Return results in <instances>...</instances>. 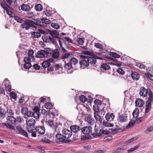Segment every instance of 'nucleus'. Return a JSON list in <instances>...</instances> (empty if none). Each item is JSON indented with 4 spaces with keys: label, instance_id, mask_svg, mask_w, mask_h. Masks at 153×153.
I'll return each instance as SVG.
<instances>
[{
    "label": "nucleus",
    "instance_id": "nucleus-40",
    "mask_svg": "<svg viewBox=\"0 0 153 153\" xmlns=\"http://www.w3.org/2000/svg\"><path fill=\"white\" fill-rule=\"evenodd\" d=\"M70 62L71 64L75 65L78 62V61L75 57H73L70 60Z\"/></svg>",
    "mask_w": 153,
    "mask_h": 153
},
{
    "label": "nucleus",
    "instance_id": "nucleus-46",
    "mask_svg": "<svg viewBox=\"0 0 153 153\" xmlns=\"http://www.w3.org/2000/svg\"><path fill=\"white\" fill-rule=\"evenodd\" d=\"M101 67L103 69L105 70H108L110 68V66L106 63L102 64L101 65Z\"/></svg>",
    "mask_w": 153,
    "mask_h": 153
},
{
    "label": "nucleus",
    "instance_id": "nucleus-16",
    "mask_svg": "<svg viewBox=\"0 0 153 153\" xmlns=\"http://www.w3.org/2000/svg\"><path fill=\"white\" fill-rule=\"evenodd\" d=\"M37 131L39 134L43 135L45 133V128L44 126H36Z\"/></svg>",
    "mask_w": 153,
    "mask_h": 153
},
{
    "label": "nucleus",
    "instance_id": "nucleus-7",
    "mask_svg": "<svg viewBox=\"0 0 153 153\" xmlns=\"http://www.w3.org/2000/svg\"><path fill=\"white\" fill-rule=\"evenodd\" d=\"M27 128L28 131L31 133V135L33 137H35L36 136V134L37 131L36 127L35 128L33 126L27 127Z\"/></svg>",
    "mask_w": 153,
    "mask_h": 153
},
{
    "label": "nucleus",
    "instance_id": "nucleus-6",
    "mask_svg": "<svg viewBox=\"0 0 153 153\" xmlns=\"http://www.w3.org/2000/svg\"><path fill=\"white\" fill-rule=\"evenodd\" d=\"M62 134L63 137L66 138L70 137L72 135L71 131L66 128H64L62 130Z\"/></svg>",
    "mask_w": 153,
    "mask_h": 153
},
{
    "label": "nucleus",
    "instance_id": "nucleus-9",
    "mask_svg": "<svg viewBox=\"0 0 153 153\" xmlns=\"http://www.w3.org/2000/svg\"><path fill=\"white\" fill-rule=\"evenodd\" d=\"M148 93V90L144 87H142L140 90L139 94L141 96L146 97L147 96Z\"/></svg>",
    "mask_w": 153,
    "mask_h": 153
},
{
    "label": "nucleus",
    "instance_id": "nucleus-12",
    "mask_svg": "<svg viewBox=\"0 0 153 153\" xmlns=\"http://www.w3.org/2000/svg\"><path fill=\"white\" fill-rule=\"evenodd\" d=\"M64 68L67 70L68 73H71L73 72V68L72 67V65L70 63H66L64 66Z\"/></svg>",
    "mask_w": 153,
    "mask_h": 153
},
{
    "label": "nucleus",
    "instance_id": "nucleus-61",
    "mask_svg": "<svg viewBox=\"0 0 153 153\" xmlns=\"http://www.w3.org/2000/svg\"><path fill=\"white\" fill-rule=\"evenodd\" d=\"M33 67L36 70H39L40 69V66L37 64H36L33 66Z\"/></svg>",
    "mask_w": 153,
    "mask_h": 153
},
{
    "label": "nucleus",
    "instance_id": "nucleus-43",
    "mask_svg": "<svg viewBox=\"0 0 153 153\" xmlns=\"http://www.w3.org/2000/svg\"><path fill=\"white\" fill-rule=\"evenodd\" d=\"M32 66L31 64L29 62H26L24 65V67L25 69H28Z\"/></svg>",
    "mask_w": 153,
    "mask_h": 153
},
{
    "label": "nucleus",
    "instance_id": "nucleus-22",
    "mask_svg": "<svg viewBox=\"0 0 153 153\" xmlns=\"http://www.w3.org/2000/svg\"><path fill=\"white\" fill-rule=\"evenodd\" d=\"M131 76L134 80L137 81L140 78V74L138 72H133L131 74Z\"/></svg>",
    "mask_w": 153,
    "mask_h": 153
},
{
    "label": "nucleus",
    "instance_id": "nucleus-34",
    "mask_svg": "<svg viewBox=\"0 0 153 153\" xmlns=\"http://www.w3.org/2000/svg\"><path fill=\"white\" fill-rule=\"evenodd\" d=\"M45 123L48 126L51 127H53L54 126V125L53 124V122L51 120H48L47 121H46Z\"/></svg>",
    "mask_w": 153,
    "mask_h": 153
},
{
    "label": "nucleus",
    "instance_id": "nucleus-49",
    "mask_svg": "<svg viewBox=\"0 0 153 153\" xmlns=\"http://www.w3.org/2000/svg\"><path fill=\"white\" fill-rule=\"evenodd\" d=\"M8 114V116L13 115L14 114V112H13L12 110L11 109H7V111L6 112Z\"/></svg>",
    "mask_w": 153,
    "mask_h": 153
},
{
    "label": "nucleus",
    "instance_id": "nucleus-33",
    "mask_svg": "<svg viewBox=\"0 0 153 153\" xmlns=\"http://www.w3.org/2000/svg\"><path fill=\"white\" fill-rule=\"evenodd\" d=\"M35 9L36 11H40L42 10L43 7L41 4H38L35 5Z\"/></svg>",
    "mask_w": 153,
    "mask_h": 153
},
{
    "label": "nucleus",
    "instance_id": "nucleus-63",
    "mask_svg": "<svg viewBox=\"0 0 153 153\" xmlns=\"http://www.w3.org/2000/svg\"><path fill=\"white\" fill-rule=\"evenodd\" d=\"M94 46L96 48H100V49H101L102 48V45L99 43H95Z\"/></svg>",
    "mask_w": 153,
    "mask_h": 153
},
{
    "label": "nucleus",
    "instance_id": "nucleus-29",
    "mask_svg": "<svg viewBox=\"0 0 153 153\" xmlns=\"http://www.w3.org/2000/svg\"><path fill=\"white\" fill-rule=\"evenodd\" d=\"M21 7V9L25 11H28L30 9L29 6L26 4H24L22 5Z\"/></svg>",
    "mask_w": 153,
    "mask_h": 153
},
{
    "label": "nucleus",
    "instance_id": "nucleus-38",
    "mask_svg": "<svg viewBox=\"0 0 153 153\" xmlns=\"http://www.w3.org/2000/svg\"><path fill=\"white\" fill-rule=\"evenodd\" d=\"M45 108L47 109H50L52 108L53 105L51 103L47 102L45 104Z\"/></svg>",
    "mask_w": 153,
    "mask_h": 153
},
{
    "label": "nucleus",
    "instance_id": "nucleus-11",
    "mask_svg": "<svg viewBox=\"0 0 153 153\" xmlns=\"http://www.w3.org/2000/svg\"><path fill=\"white\" fill-rule=\"evenodd\" d=\"M33 117L34 118L39 117L40 114L39 108L38 107H34L33 109Z\"/></svg>",
    "mask_w": 153,
    "mask_h": 153
},
{
    "label": "nucleus",
    "instance_id": "nucleus-13",
    "mask_svg": "<svg viewBox=\"0 0 153 153\" xmlns=\"http://www.w3.org/2000/svg\"><path fill=\"white\" fill-rule=\"evenodd\" d=\"M48 33L53 38L61 39L59 37V33L56 30H49Z\"/></svg>",
    "mask_w": 153,
    "mask_h": 153
},
{
    "label": "nucleus",
    "instance_id": "nucleus-48",
    "mask_svg": "<svg viewBox=\"0 0 153 153\" xmlns=\"http://www.w3.org/2000/svg\"><path fill=\"white\" fill-rule=\"evenodd\" d=\"M53 52L52 50H51L50 48H48L45 51V56L47 57L49 55V54L52 53Z\"/></svg>",
    "mask_w": 153,
    "mask_h": 153
},
{
    "label": "nucleus",
    "instance_id": "nucleus-3",
    "mask_svg": "<svg viewBox=\"0 0 153 153\" xmlns=\"http://www.w3.org/2000/svg\"><path fill=\"white\" fill-rule=\"evenodd\" d=\"M151 104L150 103H147L146 102V108L145 109V114L144 117H143L140 118V121H141L143 119H145L148 116V114H146L149 112L151 110Z\"/></svg>",
    "mask_w": 153,
    "mask_h": 153
},
{
    "label": "nucleus",
    "instance_id": "nucleus-8",
    "mask_svg": "<svg viewBox=\"0 0 153 153\" xmlns=\"http://www.w3.org/2000/svg\"><path fill=\"white\" fill-rule=\"evenodd\" d=\"M81 131L85 134H88L92 132V128L91 126L84 127L81 128Z\"/></svg>",
    "mask_w": 153,
    "mask_h": 153
},
{
    "label": "nucleus",
    "instance_id": "nucleus-14",
    "mask_svg": "<svg viewBox=\"0 0 153 153\" xmlns=\"http://www.w3.org/2000/svg\"><path fill=\"white\" fill-rule=\"evenodd\" d=\"M16 129L19 132V133L26 137H28V135L27 132L25 130H23L21 127L17 126L16 127Z\"/></svg>",
    "mask_w": 153,
    "mask_h": 153
},
{
    "label": "nucleus",
    "instance_id": "nucleus-4",
    "mask_svg": "<svg viewBox=\"0 0 153 153\" xmlns=\"http://www.w3.org/2000/svg\"><path fill=\"white\" fill-rule=\"evenodd\" d=\"M63 137L62 134L61 135L60 134H57L56 136V137L57 140V141L65 143H70L71 142V140L64 139L63 138Z\"/></svg>",
    "mask_w": 153,
    "mask_h": 153
},
{
    "label": "nucleus",
    "instance_id": "nucleus-24",
    "mask_svg": "<svg viewBox=\"0 0 153 153\" xmlns=\"http://www.w3.org/2000/svg\"><path fill=\"white\" fill-rule=\"evenodd\" d=\"M93 108L95 112L94 113V117L95 119L99 121L100 123H102V119L101 117L98 115L97 113L96 112L98 111L99 110L96 111V109H94V106H93Z\"/></svg>",
    "mask_w": 153,
    "mask_h": 153
},
{
    "label": "nucleus",
    "instance_id": "nucleus-25",
    "mask_svg": "<svg viewBox=\"0 0 153 153\" xmlns=\"http://www.w3.org/2000/svg\"><path fill=\"white\" fill-rule=\"evenodd\" d=\"M119 121L121 122H125L127 120V116L125 114H123L120 115L118 118Z\"/></svg>",
    "mask_w": 153,
    "mask_h": 153
},
{
    "label": "nucleus",
    "instance_id": "nucleus-36",
    "mask_svg": "<svg viewBox=\"0 0 153 153\" xmlns=\"http://www.w3.org/2000/svg\"><path fill=\"white\" fill-rule=\"evenodd\" d=\"M135 124V122L134 120H131L130 121L126 128H130L133 127Z\"/></svg>",
    "mask_w": 153,
    "mask_h": 153
},
{
    "label": "nucleus",
    "instance_id": "nucleus-41",
    "mask_svg": "<svg viewBox=\"0 0 153 153\" xmlns=\"http://www.w3.org/2000/svg\"><path fill=\"white\" fill-rule=\"evenodd\" d=\"M41 21L42 23L46 24H49L51 23V21L50 20L46 18L42 19Z\"/></svg>",
    "mask_w": 153,
    "mask_h": 153
},
{
    "label": "nucleus",
    "instance_id": "nucleus-56",
    "mask_svg": "<svg viewBox=\"0 0 153 153\" xmlns=\"http://www.w3.org/2000/svg\"><path fill=\"white\" fill-rule=\"evenodd\" d=\"M6 11L7 13L10 16L13 17V13L11 11H10L8 8L6 9Z\"/></svg>",
    "mask_w": 153,
    "mask_h": 153
},
{
    "label": "nucleus",
    "instance_id": "nucleus-60",
    "mask_svg": "<svg viewBox=\"0 0 153 153\" xmlns=\"http://www.w3.org/2000/svg\"><path fill=\"white\" fill-rule=\"evenodd\" d=\"M92 136L94 138H98L100 137H101L100 134V132L98 134H96L94 133H93L91 134Z\"/></svg>",
    "mask_w": 153,
    "mask_h": 153
},
{
    "label": "nucleus",
    "instance_id": "nucleus-26",
    "mask_svg": "<svg viewBox=\"0 0 153 153\" xmlns=\"http://www.w3.org/2000/svg\"><path fill=\"white\" fill-rule=\"evenodd\" d=\"M53 53L52 55V57L54 59L57 58L59 56V51L57 49H56L53 52Z\"/></svg>",
    "mask_w": 153,
    "mask_h": 153
},
{
    "label": "nucleus",
    "instance_id": "nucleus-18",
    "mask_svg": "<svg viewBox=\"0 0 153 153\" xmlns=\"http://www.w3.org/2000/svg\"><path fill=\"white\" fill-rule=\"evenodd\" d=\"M114 118V116L113 113H107L105 116L106 120L108 121H111L113 120Z\"/></svg>",
    "mask_w": 153,
    "mask_h": 153
},
{
    "label": "nucleus",
    "instance_id": "nucleus-57",
    "mask_svg": "<svg viewBox=\"0 0 153 153\" xmlns=\"http://www.w3.org/2000/svg\"><path fill=\"white\" fill-rule=\"evenodd\" d=\"M145 75L149 79L152 80H153V76L149 73H146Z\"/></svg>",
    "mask_w": 153,
    "mask_h": 153
},
{
    "label": "nucleus",
    "instance_id": "nucleus-21",
    "mask_svg": "<svg viewBox=\"0 0 153 153\" xmlns=\"http://www.w3.org/2000/svg\"><path fill=\"white\" fill-rule=\"evenodd\" d=\"M70 129L71 131L74 133H77L80 130V128L76 125L71 126H70Z\"/></svg>",
    "mask_w": 153,
    "mask_h": 153
},
{
    "label": "nucleus",
    "instance_id": "nucleus-62",
    "mask_svg": "<svg viewBox=\"0 0 153 153\" xmlns=\"http://www.w3.org/2000/svg\"><path fill=\"white\" fill-rule=\"evenodd\" d=\"M117 71L121 74H124V71L120 68H119L118 69Z\"/></svg>",
    "mask_w": 153,
    "mask_h": 153
},
{
    "label": "nucleus",
    "instance_id": "nucleus-39",
    "mask_svg": "<svg viewBox=\"0 0 153 153\" xmlns=\"http://www.w3.org/2000/svg\"><path fill=\"white\" fill-rule=\"evenodd\" d=\"M42 142L47 143H51V141L49 139L45 137L41 140Z\"/></svg>",
    "mask_w": 153,
    "mask_h": 153
},
{
    "label": "nucleus",
    "instance_id": "nucleus-42",
    "mask_svg": "<svg viewBox=\"0 0 153 153\" xmlns=\"http://www.w3.org/2000/svg\"><path fill=\"white\" fill-rule=\"evenodd\" d=\"M51 26L56 29H57L60 27V25L56 23H52L51 24Z\"/></svg>",
    "mask_w": 153,
    "mask_h": 153
},
{
    "label": "nucleus",
    "instance_id": "nucleus-64",
    "mask_svg": "<svg viewBox=\"0 0 153 153\" xmlns=\"http://www.w3.org/2000/svg\"><path fill=\"white\" fill-rule=\"evenodd\" d=\"M52 134L51 133H46L45 135V136L47 138L50 139L51 137H52Z\"/></svg>",
    "mask_w": 153,
    "mask_h": 153
},
{
    "label": "nucleus",
    "instance_id": "nucleus-32",
    "mask_svg": "<svg viewBox=\"0 0 153 153\" xmlns=\"http://www.w3.org/2000/svg\"><path fill=\"white\" fill-rule=\"evenodd\" d=\"M100 134L101 136H102V134L107 135L110 133V132L108 131L105 130L103 129H101L100 131Z\"/></svg>",
    "mask_w": 153,
    "mask_h": 153
},
{
    "label": "nucleus",
    "instance_id": "nucleus-50",
    "mask_svg": "<svg viewBox=\"0 0 153 153\" xmlns=\"http://www.w3.org/2000/svg\"><path fill=\"white\" fill-rule=\"evenodd\" d=\"M34 51L32 50H29L27 54L29 56L31 57V58H33V54H34Z\"/></svg>",
    "mask_w": 153,
    "mask_h": 153
},
{
    "label": "nucleus",
    "instance_id": "nucleus-31",
    "mask_svg": "<svg viewBox=\"0 0 153 153\" xmlns=\"http://www.w3.org/2000/svg\"><path fill=\"white\" fill-rule=\"evenodd\" d=\"M32 37L33 38H39L41 36V34L39 32H33L31 33Z\"/></svg>",
    "mask_w": 153,
    "mask_h": 153
},
{
    "label": "nucleus",
    "instance_id": "nucleus-52",
    "mask_svg": "<svg viewBox=\"0 0 153 153\" xmlns=\"http://www.w3.org/2000/svg\"><path fill=\"white\" fill-rule=\"evenodd\" d=\"M70 54L69 53H64L61 57L62 59L67 58L70 56Z\"/></svg>",
    "mask_w": 153,
    "mask_h": 153
},
{
    "label": "nucleus",
    "instance_id": "nucleus-5",
    "mask_svg": "<svg viewBox=\"0 0 153 153\" xmlns=\"http://www.w3.org/2000/svg\"><path fill=\"white\" fill-rule=\"evenodd\" d=\"M55 62V60L53 59L50 58L47 61L43 62L42 64V66L44 68H47L51 65V63L53 64Z\"/></svg>",
    "mask_w": 153,
    "mask_h": 153
},
{
    "label": "nucleus",
    "instance_id": "nucleus-55",
    "mask_svg": "<svg viewBox=\"0 0 153 153\" xmlns=\"http://www.w3.org/2000/svg\"><path fill=\"white\" fill-rule=\"evenodd\" d=\"M1 7H2V8L4 9H5V10H6V9L8 8L7 7V4H6V2L5 1H4L3 2L1 3Z\"/></svg>",
    "mask_w": 153,
    "mask_h": 153
},
{
    "label": "nucleus",
    "instance_id": "nucleus-1",
    "mask_svg": "<svg viewBox=\"0 0 153 153\" xmlns=\"http://www.w3.org/2000/svg\"><path fill=\"white\" fill-rule=\"evenodd\" d=\"M80 57L84 59L79 62V64L82 68H87L88 66L90 63L91 65L95 64V59L93 57L85 56L82 55H81Z\"/></svg>",
    "mask_w": 153,
    "mask_h": 153
},
{
    "label": "nucleus",
    "instance_id": "nucleus-30",
    "mask_svg": "<svg viewBox=\"0 0 153 153\" xmlns=\"http://www.w3.org/2000/svg\"><path fill=\"white\" fill-rule=\"evenodd\" d=\"M87 122L90 125H93L94 123V120L93 118L88 117L86 119Z\"/></svg>",
    "mask_w": 153,
    "mask_h": 153
},
{
    "label": "nucleus",
    "instance_id": "nucleus-17",
    "mask_svg": "<svg viewBox=\"0 0 153 153\" xmlns=\"http://www.w3.org/2000/svg\"><path fill=\"white\" fill-rule=\"evenodd\" d=\"M36 56L39 58H42L47 57L45 56V51L41 50L39 51L36 54Z\"/></svg>",
    "mask_w": 153,
    "mask_h": 153
},
{
    "label": "nucleus",
    "instance_id": "nucleus-20",
    "mask_svg": "<svg viewBox=\"0 0 153 153\" xmlns=\"http://www.w3.org/2000/svg\"><path fill=\"white\" fill-rule=\"evenodd\" d=\"M135 103L137 107H142L143 106L144 102L143 100L138 98L136 100Z\"/></svg>",
    "mask_w": 153,
    "mask_h": 153
},
{
    "label": "nucleus",
    "instance_id": "nucleus-27",
    "mask_svg": "<svg viewBox=\"0 0 153 153\" xmlns=\"http://www.w3.org/2000/svg\"><path fill=\"white\" fill-rule=\"evenodd\" d=\"M109 55L111 57H110L111 59L118 58L120 57V55L114 52H110Z\"/></svg>",
    "mask_w": 153,
    "mask_h": 153
},
{
    "label": "nucleus",
    "instance_id": "nucleus-19",
    "mask_svg": "<svg viewBox=\"0 0 153 153\" xmlns=\"http://www.w3.org/2000/svg\"><path fill=\"white\" fill-rule=\"evenodd\" d=\"M148 100L146 102L152 104L153 102V93L152 91H149L148 93Z\"/></svg>",
    "mask_w": 153,
    "mask_h": 153
},
{
    "label": "nucleus",
    "instance_id": "nucleus-47",
    "mask_svg": "<svg viewBox=\"0 0 153 153\" xmlns=\"http://www.w3.org/2000/svg\"><path fill=\"white\" fill-rule=\"evenodd\" d=\"M139 147V146L137 145L135 146L134 148H131L127 150L128 152L129 153L130 152H132L135 150L137 149Z\"/></svg>",
    "mask_w": 153,
    "mask_h": 153
},
{
    "label": "nucleus",
    "instance_id": "nucleus-10",
    "mask_svg": "<svg viewBox=\"0 0 153 153\" xmlns=\"http://www.w3.org/2000/svg\"><path fill=\"white\" fill-rule=\"evenodd\" d=\"M26 124L28 126V127L33 126L35 125L36 121L34 119L32 118H28L26 119Z\"/></svg>",
    "mask_w": 153,
    "mask_h": 153
},
{
    "label": "nucleus",
    "instance_id": "nucleus-23",
    "mask_svg": "<svg viewBox=\"0 0 153 153\" xmlns=\"http://www.w3.org/2000/svg\"><path fill=\"white\" fill-rule=\"evenodd\" d=\"M4 85L7 88L8 91L10 92L11 91V86L10 84V81L7 79H5V80L4 82Z\"/></svg>",
    "mask_w": 153,
    "mask_h": 153
},
{
    "label": "nucleus",
    "instance_id": "nucleus-35",
    "mask_svg": "<svg viewBox=\"0 0 153 153\" xmlns=\"http://www.w3.org/2000/svg\"><path fill=\"white\" fill-rule=\"evenodd\" d=\"M103 125L104 126L107 127H112L114 126V125L113 124H111V123L107 121H103Z\"/></svg>",
    "mask_w": 153,
    "mask_h": 153
},
{
    "label": "nucleus",
    "instance_id": "nucleus-59",
    "mask_svg": "<svg viewBox=\"0 0 153 153\" xmlns=\"http://www.w3.org/2000/svg\"><path fill=\"white\" fill-rule=\"evenodd\" d=\"M30 57L28 56L24 58V62H29L30 61Z\"/></svg>",
    "mask_w": 153,
    "mask_h": 153
},
{
    "label": "nucleus",
    "instance_id": "nucleus-51",
    "mask_svg": "<svg viewBox=\"0 0 153 153\" xmlns=\"http://www.w3.org/2000/svg\"><path fill=\"white\" fill-rule=\"evenodd\" d=\"M15 19L17 22L20 23H22L23 20L18 16H16L14 17Z\"/></svg>",
    "mask_w": 153,
    "mask_h": 153
},
{
    "label": "nucleus",
    "instance_id": "nucleus-2",
    "mask_svg": "<svg viewBox=\"0 0 153 153\" xmlns=\"http://www.w3.org/2000/svg\"><path fill=\"white\" fill-rule=\"evenodd\" d=\"M7 123H2L1 127H3L5 126L7 128L12 130H14V126L12 125H15L16 119L13 116H8L7 118Z\"/></svg>",
    "mask_w": 153,
    "mask_h": 153
},
{
    "label": "nucleus",
    "instance_id": "nucleus-54",
    "mask_svg": "<svg viewBox=\"0 0 153 153\" xmlns=\"http://www.w3.org/2000/svg\"><path fill=\"white\" fill-rule=\"evenodd\" d=\"M76 41L79 44L82 45L84 43V40L83 39L81 38H77Z\"/></svg>",
    "mask_w": 153,
    "mask_h": 153
},
{
    "label": "nucleus",
    "instance_id": "nucleus-15",
    "mask_svg": "<svg viewBox=\"0 0 153 153\" xmlns=\"http://www.w3.org/2000/svg\"><path fill=\"white\" fill-rule=\"evenodd\" d=\"M30 23L27 21H25L21 25V27L22 28H25L26 30H27L30 27Z\"/></svg>",
    "mask_w": 153,
    "mask_h": 153
},
{
    "label": "nucleus",
    "instance_id": "nucleus-28",
    "mask_svg": "<svg viewBox=\"0 0 153 153\" xmlns=\"http://www.w3.org/2000/svg\"><path fill=\"white\" fill-rule=\"evenodd\" d=\"M6 111L4 109H0V120H2L6 117Z\"/></svg>",
    "mask_w": 153,
    "mask_h": 153
},
{
    "label": "nucleus",
    "instance_id": "nucleus-44",
    "mask_svg": "<svg viewBox=\"0 0 153 153\" xmlns=\"http://www.w3.org/2000/svg\"><path fill=\"white\" fill-rule=\"evenodd\" d=\"M139 114L138 110H136L133 111L132 113V115L134 118H136L138 117Z\"/></svg>",
    "mask_w": 153,
    "mask_h": 153
},
{
    "label": "nucleus",
    "instance_id": "nucleus-58",
    "mask_svg": "<svg viewBox=\"0 0 153 153\" xmlns=\"http://www.w3.org/2000/svg\"><path fill=\"white\" fill-rule=\"evenodd\" d=\"M28 110L27 108H22L21 109V112L23 114H26Z\"/></svg>",
    "mask_w": 153,
    "mask_h": 153
},
{
    "label": "nucleus",
    "instance_id": "nucleus-53",
    "mask_svg": "<svg viewBox=\"0 0 153 153\" xmlns=\"http://www.w3.org/2000/svg\"><path fill=\"white\" fill-rule=\"evenodd\" d=\"M2 84H0V93L4 94L5 93V88L3 87Z\"/></svg>",
    "mask_w": 153,
    "mask_h": 153
},
{
    "label": "nucleus",
    "instance_id": "nucleus-45",
    "mask_svg": "<svg viewBox=\"0 0 153 153\" xmlns=\"http://www.w3.org/2000/svg\"><path fill=\"white\" fill-rule=\"evenodd\" d=\"M79 99L80 100L83 102H84L87 101V99L85 97L82 95L79 96Z\"/></svg>",
    "mask_w": 153,
    "mask_h": 153
},
{
    "label": "nucleus",
    "instance_id": "nucleus-37",
    "mask_svg": "<svg viewBox=\"0 0 153 153\" xmlns=\"http://www.w3.org/2000/svg\"><path fill=\"white\" fill-rule=\"evenodd\" d=\"M46 40H48V42H51L52 44L54 45L56 44V43L55 40L54 39L50 36L48 37Z\"/></svg>",
    "mask_w": 153,
    "mask_h": 153
}]
</instances>
